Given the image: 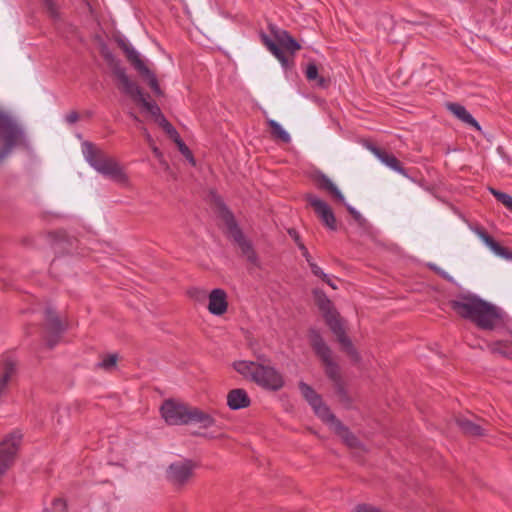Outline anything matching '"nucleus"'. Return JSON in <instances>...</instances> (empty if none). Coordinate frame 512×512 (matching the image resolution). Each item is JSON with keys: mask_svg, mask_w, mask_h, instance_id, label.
Listing matches in <instances>:
<instances>
[{"mask_svg": "<svg viewBox=\"0 0 512 512\" xmlns=\"http://www.w3.org/2000/svg\"><path fill=\"white\" fill-rule=\"evenodd\" d=\"M450 304L459 316L485 330L493 329L501 316L495 305L474 294L459 295Z\"/></svg>", "mask_w": 512, "mask_h": 512, "instance_id": "f257e3e1", "label": "nucleus"}, {"mask_svg": "<svg viewBox=\"0 0 512 512\" xmlns=\"http://www.w3.org/2000/svg\"><path fill=\"white\" fill-rule=\"evenodd\" d=\"M299 389L315 414L326 423L331 430L339 435L349 447L358 446L357 438L331 413L330 409L323 403L320 395L317 394L311 386L305 382H300Z\"/></svg>", "mask_w": 512, "mask_h": 512, "instance_id": "f03ea898", "label": "nucleus"}, {"mask_svg": "<svg viewBox=\"0 0 512 512\" xmlns=\"http://www.w3.org/2000/svg\"><path fill=\"white\" fill-rule=\"evenodd\" d=\"M233 367L245 379L265 389L277 391L284 385L282 375L273 366L261 362L239 360L233 363Z\"/></svg>", "mask_w": 512, "mask_h": 512, "instance_id": "7ed1b4c3", "label": "nucleus"}, {"mask_svg": "<svg viewBox=\"0 0 512 512\" xmlns=\"http://www.w3.org/2000/svg\"><path fill=\"white\" fill-rule=\"evenodd\" d=\"M82 153L89 165L98 173L120 184L128 182V176L119 163L108 157L102 150L97 149L92 143L84 142Z\"/></svg>", "mask_w": 512, "mask_h": 512, "instance_id": "20e7f679", "label": "nucleus"}, {"mask_svg": "<svg viewBox=\"0 0 512 512\" xmlns=\"http://www.w3.org/2000/svg\"><path fill=\"white\" fill-rule=\"evenodd\" d=\"M161 414L170 425L199 423L203 427H210L214 423L213 418L209 414L172 400L164 402L161 407Z\"/></svg>", "mask_w": 512, "mask_h": 512, "instance_id": "39448f33", "label": "nucleus"}, {"mask_svg": "<svg viewBox=\"0 0 512 512\" xmlns=\"http://www.w3.org/2000/svg\"><path fill=\"white\" fill-rule=\"evenodd\" d=\"M315 301L325 317L327 325L337 337L339 343L342 345L343 350L355 361L358 360V353L353 347L350 339L345 335L344 328L338 314L333 309L330 299L320 290L314 291Z\"/></svg>", "mask_w": 512, "mask_h": 512, "instance_id": "423d86ee", "label": "nucleus"}, {"mask_svg": "<svg viewBox=\"0 0 512 512\" xmlns=\"http://www.w3.org/2000/svg\"><path fill=\"white\" fill-rule=\"evenodd\" d=\"M112 70L113 74L119 82V86L122 92L130 96L133 101L139 103L158 121L161 116H163L158 105L147 100L139 86L127 76L126 71L122 66H120L118 63H115Z\"/></svg>", "mask_w": 512, "mask_h": 512, "instance_id": "0eeeda50", "label": "nucleus"}, {"mask_svg": "<svg viewBox=\"0 0 512 512\" xmlns=\"http://www.w3.org/2000/svg\"><path fill=\"white\" fill-rule=\"evenodd\" d=\"M221 217L228 235L239 246L243 256L252 264H257V255L251 243L246 240L241 230L238 228L233 215L226 208H222Z\"/></svg>", "mask_w": 512, "mask_h": 512, "instance_id": "6e6552de", "label": "nucleus"}, {"mask_svg": "<svg viewBox=\"0 0 512 512\" xmlns=\"http://www.w3.org/2000/svg\"><path fill=\"white\" fill-rule=\"evenodd\" d=\"M274 37L277 43L271 40L268 36H263V41L269 51L281 62L283 66L287 65V58L281 48L286 49L291 53H295L298 51L301 46L300 44L291 37V35L285 30H276L274 32Z\"/></svg>", "mask_w": 512, "mask_h": 512, "instance_id": "1a4fd4ad", "label": "nucleus"}, {"mask_svg": "<svg viewBox=\"0 0 512 512\" xmlns=\"http://www.w3.org/2000/svg\"><path fill=\"white\" fill-rule=\"evenodd\" d=\"M120 45L131 64L148 81L152 91L156 95H162V90L158 84L155 74L145 65L144 61L140 57V54L135 50V48L131 44L124 41H122Z\"/></svg>", "mask_w": 512, "mask_h": 512, "instance_id": "9d476101", "label": "nucleus"}, {"mask_svg": "<svg viewBox=\"0 0 512 512\" xmlns=\"http://www.w3.org/2000/svg\"><path fill=\"white\" fill-rule=\"evenodd\" d=\"M309 339L315 353L321 358L322 362L324 363L327 375L331 379L335 380L338 377V366L333 361L332 352L330 348L323 341L320 334L315 330L310 331Z\"/></svg>", "mask_w": 512, "mask_h": 512, "instance_id": "9b49d317", "label": "nucleus"}, {"mask_svg": "<svg viewBox=\"0 0 512 512\" xmlns=\"http://www.w3.org/2000/svg\"><path fill=\"white\" fill-rule=\"evenodd\" d=\"M0 138L5 142V149L0 160L8 155L11 149L21 140V129L8 117L0 114Z\"/></svg>", "mask_w": 512, "mask_h": 512, "instance_id": "f8f14e48", "label": "nucleus"}, {"mask_svg": "<svg viewBox=\"0 0 512 512\" xmlns=\"http://www.w3.org/2000/svg\"><path fill=\"white\" fill-rule=\"evenodd\" d=\"M196 465L189 460L171 463L166 471L167 479L175 486H183L193 476Z\"/></svg>", "mask_w": 512, "mask_h": 512, "instance_id": "ddd939ff", "label": "nucleus"}, {"mask_svg": "<svg viewBox=\"0 0 512 512\" xmlns=\"http://www.w3.org/2000/svg\"><path fill=\"white\" fill-rule=\"evenodd\" d=\"M45 339L49 347H53L60 336L65 330V326L61 323L55 312L48 308L45 312Z\"/></svg>", "mask_w": 512, "mask_h": 512, "instance_id": "4468645a", "label": "nucleus"}, {"mask_svg": "<svg viewBox=\"0 0 512 512\" xmlns=\"http://www.w3.org/2000/svg\"><path fill=\"white\" fill-rule=\"evenodd\" d=\"M307 200L309 204L313 207L316 214L325 224V226H327L330 230H336V218L329 205L325 201L321 200L320 198L314 195H309L307 197Z\"/></svg>", "mask_w": 512, "mask_h": 512, "instance_id": "2eb2a0df", "label": "nucleus"}, {"mask_svg": "<svg viewBox=\"0 0 512 512\" xmlns=\"http://www.w3.org/2000/svg\"><path fill=\"white\" fill-rule=\"evenodd\" d=\"M228 308L227 293L220 288L213 289L208 295V311L215 316L223 315Z\"/></svg>", "mask_w": 512, "mask_h": 512, "instance_id": "dca6fc26", "label": "nucleus"}, {"mask_svg": "<svg viewBox=\"0 0 512 512\" xmlns=\"http://www.w3.org/2000/svg\"><path fill=\"white\" fill-rule=\"evenodd\" d=\"M368 148L384 165L413 181L394 155L388 154L373 145L368 146Z\"/></svg>", "mask_w": 512, "mask_h": 512, "instance_id": "f3484780", "label": "nucleus"}, {"mask_svg": "<svg viewBox=\"0 0 512 512\" xmlns=\"http://www.w3.org/2000/svg\"><path fill=\"white\" fill-rule=\"evenodd\" d=\"M475 232L479 239L491 250L493 254L507 261H512V252L510 250L501 246L484 230L477 229Z\"/></svg>", "mask_w": 512, "mask_h": 512, "instance_id": "a211bd4d", "label": "nucleus"}, {"mask_svg": "<svg viewBox=\"0 0 512 512\" xmlns=\"http://www.w3.org/2000/svg\"><path fill=\"white\" fill-rule=\"evenodd\" d=\"M250 399L244 389H233L227 395V405L232 410L248 407Z\"/></svg>", "mask_w": 512, "mask_h": 512, "instance_id": "6ab92c4d", "label": "nucleus"}, {"mask_svg": "<svg viewBox=\"0 0 512 512\" xmlns=\"http://www.w3.org/2000/svg\"><path fill=\"white\" fill-rule=\"evenodd\" d=\"M448 109L464 123L480 130L478 122L474 119V117L467 111V109L464 106L457 103H450L448 104Z\"/></svg>", "mask_w": 512, "mask_h": 512, "instance_id": "aec40b11", "label": "nucleus"}, {"mask_svg": "<svg viewBox=\"0 0 512 512\" xmlns=\"http://www.w3.org/2000/svg\"><path fill=\"white\" fill-rule=\"evenodd\" d=\"M457 424L463 433L469 436H481L484 434V428L480 424L474 423L470 419L458 418Z\"/></svg>", "mask_w": 512, "mask_h": 512, "instance_id": "412c9836", "label": "nucleus"}, {"mask_svg": "<svg viewBox=\"0 0 512 512\" xmlns=\"http://www.w3.org/2000/svg\"><path fill=\"white\" fill-rule=\"evenodd\" d=\"M319 185L330 192L336 200L341 203H345V197L339 188L332 182V180L324 174L318 177Z\"/></svg>", "mask_w": 512, "mask_h": 512, "instance_id": "4be33fe9", "label": "nucleus"}, {"mask_svg": "<svg viewBox=\"0 0 512 512\" xmlns=\"http://www.w3.org/2000/svg\"><path fill=\"white\" fill-rule=\"evenodd\" d=\"M269 126L272 129V134L284 143H289L291 137L289 133L275 120L268 121Z\"/></svg>", "mask_w": 512, "mask_h": 512, "instance_id": "5701e85b", "label": "nucleus"}, {"mask_svg": "<svg viewBox=\"0 0 512 512\" xmlns=\"http://www.w3.org/2000/svg\"><path fill=\"white\" fill-rule=\"evenodd\" d=\"M158 123L175 143L177 140L181 139L177 130L166 120L164 116H161Z\"/></svg>", "mask_w": 512, "mask_h": 512, "instance_id": "b1692460", "label": "nucleus"}, {"mask_svg": "<svg viewBox=\"0 0 512 512\" xmlns=\"http://www.w3.org/2000/svg\"><path fill=\"white\" fill-rule=\"evenodd\" d=\"M117 359L118 357L116 354H109L103 357V359L97 364V366L104 370L110 371L116 366Z\"/></svg>", "mask_w": 512, "mask_h": 512, "instance_id": "393cba45", "label": "nucleus"}, {"mask_svg": "<svg viewBox=\"0 0 512 512\" xmlns=\"http://www.w3.org/2000/svg\"><path fill=\"white\" fill-rule=\"evenodd\" d=\"M490 192L499 200L507 209L512 212V196L490 188Z\"/></svg>", "mask_w": 512, "mask_h": 512, "instance_id": "a878e982", "label": "nucleus"}, {"mask_svg": "<svg viewBox=\"0 0 512 512\" xmlns=\"http://www.w3.org/2000/svg\"><path fill=\"white\" fill-rule=\"evenodd\" d=\"M305 75L309 81L318 80L319 85H323L324 83L323 78L318 77V68L314 63H310L307 65Z\"/></svg>", "mask_w": 512, "mask_h": 512, "instance_id": "bb28decb", "label": "nucleus"}, {"mask_svg": "<svg viewBox=\"0 0 512 512\" xmlns=\"http://www.w3.org/2000/svg\"><path fill=\"white\" fill-rule=\"evenodd\" d=\"M176 145L181 152V154L189 161L191 165H195V159L193 157L192 152L190 149L186 146V144L182 141V139L177 140Z\"/></svg>", "mask_w": 512, "mask_h": 512, "instance_id": "cd10ccee", "label": "nucleus"}, {"mask_svg": "<svg viewBox=\"0 0 512 512\" xmlns=\"http://www.w3.org/2000/svg\"><path fill=\"white\" fill-rule=\"evenodd\" d=\"M43 512H66V504L60 498L54 499L51 508L45 509Z\"/></svg>", "mask_w": 512, "mask_h": 512, "instance_id": "c85d7f7f", "label": "nucleus"}, {"mask_svg": "<svg viewBox=\"0 0 512 512\" xmlns=\"http://www.w3.org/2000/svg\"><path fill=\"white\" fill-rule=\"evenodd\" d=\"M347 210L349 211V213L353 216V218L360 224V225H364L366 223V220L363 218V216L354 208L352 207L351 205H349L348 203H343Z\"/></svg>", "mask_w": 512, "mask_h": 512, "instance_id": "c756f323", "label": "nucleus"}, {"mask_svg": "<svg viewBox=\"0 0 512 512\" xmlns=\"http://www.w3.org/2000/svg\"><path fill=\"white\" fill-rule=\"evenodd\" d=\"M309 266L311 268L312 273L315 276H318V277H320L322 279H326L327 278V274L324 273L323 270L317 264L312 262V263L309 264Z\"/></svg>", "mask_w": 512, "mask_h": 512, "instance_id": "7c9ffc66", "label": "nucleus"}, {"mask_svg": "<svg viewBox=\"0 0 512 512\" xmlns=\"http://www.w3.org/2000/svg\"><path fill=\"white\" fill-rule=\"evenodd\" d=\"M429 267L431 269H433L434 271H436L439 275H441L444 279H447L448 281H453V278L448 274L446 273L445 271H443L441 268L437 267L435 264H429Z\"/></svg>", "mask_w": 512, "mask_h": 512, "instance_id": "2f4dec72", "label": "nucleus"}, {"mask_svg": "<svg viewBox=\"0 0 512 512\" xmlns=\"http://www.w3.org/2000/svg\"><path fill=\"white\" fill-rule=\"evenodd\" d=\"M78 118H79L78 113L75 111H72L66 115L65 120L69 124H74L78 120Z\"/></svg>", "mask_w": 512, "mask_h": 512, "instance_id": "473e14b6", "label": "nucleus"}, {"mask_svg": "<svg viewBox=\"0 0 512 512\" xmlns=\"http://www.w3.org/2000/svg\"><path fill=\"white\" fill-rule=\"evenodd\" d=\"M355 512H380L377 508L369 505L359 506Z\"/></svg>", "mask_w": 512, "mask_h": 512, "instance_id": "72a5a7b5", "label": "nucleus"}, {"mask_svg": "<svg viewBox=\"0 0 512 512\" xmlns=\"http://www.w3.org/2000/svg\"><path fill=\"white\" fill-rule=\"evenodd\" d=\"M44 2H45L47 9L49 10L51 16L55 17L56 9H55L53 2L51 0H44Z\"/></svg>", "mask_w": 512, "mask_h": 512, "instance_id": "f704fd0d", "label": "nucleus"}, {"mask_svg": "<svg viewBox=\"0 0 512 512\" xmlns=\"http://www.w3.org/2000/svg\"><path fill=\"white\" fill-rule=\"evenodd\" d=\"M299 248L302 250V254L303 256L306 258L308 264L312 263V258L308 252V250L306 249V247L303 245V244H299Z\"/></svg>", "mask_w": 512, "mask_h": 512, "instance_id": "c9c22d12", "label": "nucleus"}, {"mask_svg": "<svg viewBox=\"0 0 512 512\" xmlns=\"http://www.w3.org/2000/svg\"><path fill=\"white\" fill-rule=\"evenodd\" d=\"M330 287H332L333 289H337V286L336 284L334 283V281L332 279H330V277L327 275V278L326 279H323Z\"/></svg>", "mask_w": 512, "mask_h": 512, "instance_id": "e433bc0d", "label": "nucleus"}, {"mask_svg": "<svg viewBox=\"0 0 512 512\" xmlns=\"http://www.w3.org/2000/svg\"><path fill=\"white\" fill-rule=\"evenodd\" d=\"M153 151H154V153H155L157 156H159V155H160V152H159L158 148H154V149H153Z\"/></svg>", "mask_w": 512, "mask_h": 512, "instance_id": "4c0bfd02", "label": "nucleus"}, {"mask_svg": "<svg viewBox=\"0 0 512 512\" xmlns=\"http://www.w3.org/2000/svg\"><path fill=\"white\" fill-rule=\"evenodd\" d=\"M146 137L148 140H150V134L146 133Z\"/></svg>", "mask_w": 512, "mask_h": 512, "instance_id": "58836bf2", "label": "nucleus"}]
</instances>
